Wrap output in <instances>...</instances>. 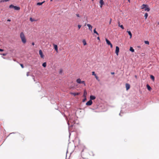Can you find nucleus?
Masks as SVG:
<instances>
[{
	"mask_svg": "<svg viewBox=\"0 0 159 159\" xmlns=\"http://www.w3.org/2000/svg\"><path fill=\"white\" fill-rule=\"evenodd\" d=\"M20 36L22 43L23 44H25L27 40L24 33L23 32H21L20 34Z\"/></svg>",
	"mask_w": 159,
	"mask_h": 159,
	"instance_id": "obj_1",
	"label": "nucleus"
},
{
	"mask_svg": "<svg viewBox=\"0 0 159 159\" xmlns=\"http://www.w3.org/2000/svg\"><path fill=\"white\" fill-rule=\"evenodd\" d=\"M76 82H77V83L78 84H83L84 85V86H86V84L85 81H81V79L80 78L77 79L76 80Z\"/></svg>",
	"mask_w": 159,
	"mask_h": 159,
	"instance_id": "obj_2",
	"label": "nucleus"
},
{
	"mask_svg": "<svg viewBox=\"0 0 159 159\" xmlns=\"http://www.w3.org/2000/svg\"><path fill=\"white\" fill-rule=\"evenodd\" d=\"M39 54L40 55L41 58H43L44 56L43 54V52L41 50H40L39 51Z\"/></svg>",
	"mask_w": 159,
	"mask_h": 159,
	"instance_id": "obj_3",
	"label": "nucleus"
},
{
	"mask_svg": "<svg viewBox=\"0 0 159 159\" xmlns=\"http://www.w3.org/2000/svg\"><path fill=\"white\" fill-rule=\"evenodd\" d=\"M70 94L72 95H73L74 97H75L76 96L79 95L80 94V93H75L70 92Z\"/></svg>",
	"mask_w": 159,
	"mask_h": 159,
	"instance_id": "obj_4",
	"label": "nucleus"
},
{
	"mask_svg": "<svg viewBox=\"0 0 159 159\" xmlns=\"http://www.w3.org/2000/svg\"><path fill=\"white\" fill-rule=\"evenodd\" d=\"M119 48L118 47L116 46V51H115V53L116 54L118 55V53L119 52Z\"/></svg>",
	"mask_w": 159,
	"mask_h": 159,
	"instance_id": "obj_5",
	"label": "nucleus"
},
{
	"mask_svg": "<svg viewBox=\"0 0 159 159\" xmlns=\"http://www.w3.org/2000/svg\"><path fill=\"white\" fill-rule=\"evenodd\" d=\"M92 101L90 100L86 103V105L87 106H90L92 104Z\"/></svg>",
	"mask_w": 159,
	"mask_h": 159,
	"instance_id": "obj_6",
	"label": "nucleus"
},
{
	"mask_svg": "<svg viewBox=\"0 0 159 159\" xmlns=\"http://www.w3.org/2000/svg\"><path fill=\"white\" fill-rule=\"evenodd\" d=\"M53 46L54 47V48L55 50L57 52H58V47L55 44H53Z\"/></svg>",
	"mask_w": 159,
	"mask_h": 159,
	"instance_id": "obj_7",
	"label": "nucleus"
},
{
	"mask_svg": "<svg viewBox=\"0 0 159 159\" xmlns=\"http://www.w3.org/2000/svg\"><path fill=\"white\" fill-rule=\"evenodd\" d=\"M99 2L100 4V7H102V6L104 4V2L103 1V0H100Z\"/></svg>",
	"mask_w": 159,
	"mask_h": 159,
	"instance_id": "obj_8",
	"label": "nucleus"
},
{
	"mask_svg": "<svg viewBox=\"0 0 159 159\" xmlns=\"http://www.w3.org/2000/svg\"><path fill=\"white\" fill-rule=\"evenodd\" d=\"M125 87L127 90H128L130 88V87L129 84H126Z\"/></svg>",
	"mask_w": 159,
	"mask_h": 159,
	"instance_id": "obj_9",
	"label": "nucleus"
},
{
	"mask_svg": "<svg viewBox=\"0 0 159 159\" xmlns=\"http://www.w3.org/2000/svg\"><path fill=\"white\" fill-rule=\"evenodd\" d=\"M87 95V92L86 91V90L85 89L84 90V94H83V96L84 98L86 97Z\"/></svg>",
	"mask_w": 159,
	"mask_h": 159,
	"instance_id": "obj_10",
	"label": "nucleus"
},
{
	"mask_svg": "<svg viewBox=\"0 0 159 159\" xmlns=\"http://www.w3.org/2000/svg\"><path fill=\"white\" fill-rule=\"evenodd\" d=\"M87 26L89 27V30H90L91 31H92V26L90 24H87Z\"/></svg>",
	"mask_w": 159,
	"mask_h": 159,
	"instance_id": "obj_11",
	"label": "nucleus"
},
{
	"mask_svg": "<svg viewBox=\"0 0 159 159\" xmlns=\"http://www.w3.org/2000/svg\"><path fill=\"white\" fill-rule=\"evenodd\" d=\"M90 100H92L95 99L96 98V97L95 96L93 95H91L90 96Z\"/></svg>",
	"mask_w": 159,
	"mask_h": 159,
	"instance_id": "obj_12",
	"label": "nucleus"
},
{
	"mask_svg": "<svg viewBox=\"0 0 159 159\" xmlns=\"http://www.w3.org/2000/svg\"><path fill=\"white\" fill-rule=\"evenodd\" d=\"M105 40H106V42L107 43V44L108 45H110L111 43V42L110 41H109L108 39H105Z\"/></svg>",
	"mask_w": 159,
	"mask_h": 159,
	"instance_id": "obj_13",
	"label": "nucleus"
},
{
	"mask_svg": "<svg viewBox=\"0 0 159 159\" xmlns=\"http://www.w3.org/2000/svg\"><path fill=\"white\" fill-rule=\"evenodd\" d=\"M146 7H147V5L143 4L142 5L141 8L142 9H143L145 8Z\"/></svg>",
	"mask_w": 159,
	"mask_h": 159,
	"instance_id": "obj_14",
	"label": "nucleus"
},
{
	"mask_svg": "<svg viewBox=\"0 0 159 159\" xmlns=\"http://www.w3.org/2000/svg\"><path fill=\"white\" fill-rule=\"evenodd\" d=\"M13 8H14L15 10H17L20 9V7H19L16 6H14Z\"/></svg>",
	"mask_w": 159,
	"mask_h": 159,
	"instance_id": "obj_15",
	"label": "nucleus"
},
{
	"mask_svg": "<svg viewBox=\"0 0 159 159\" xmlns=\"http://www.w3.org/2000/svg\"><path fill=\"white\" fill-rule=\"evenodd\" d=\"M145 10L146 11H149L150 10V9L149 7H148V6L147 5V7H146L145 8Z\"/></svg>",
	"mask_w": 159,
	"mask_h": 159,
	"instance_id": "obj_16",
	"label": "nucleus"
},
{
	"mask_svg": "<svg viewBox=\"0 0 159 159\" xmlns=\"http://www.w3.org/2000/svg\"><path fill=\"white\" fill-rule=\"evenodd\" d=\"M118 26H119L122 29H124V28L122 25H120L119 22L118 23Z\"/></svg>",
	"mask_w": 159,
	"mask_h": 159,
	"instance_id": "obj_17",
	"label": "nucleus"
},
{
	"mask_svg": "<svg viewBox=\"0 0 159 159\" xmlns=\"http://www.w3.org/2000/svg\"><path fill=\"white\" fill-rule=\"evenodd\" d=\"M127 32L128 33L129 35L130 36V38H131L132 36V34L130 31H127Z\"/></svg>",
	"mask_w": 159,
	"mask_h": 159,
	"instance_id": "obj_18",
	"label": "nucleus"
},
{
	"mask_svg": "<svg viewBox=\"0 0 159 159\" xmlns=\"http://www.w3.org/2000/svg\"><path fill=\"white\" fill-rule=\"evenodd\" d=\"M147 87L148 89L150 91L152 89H151V87H150V86L148 84H147Z\"/></svg>",
	"mask_w": 159,
	"mask_h": 159,
	"instance_id": "obj_19",
	"label": "nucleus"
},
{
	"mask_svg": "<svg viewBox=\"0 0 159 159\" xmlns=\"http://www.w3.org/2000/svg\"><path fill=\"white\" fill-rule=\"evenodd\" d=\"M129 50L133 52H134V49L132 47H130Z\"/></svg>",
	"mask_w": 159,
	"mask_h": 159,
	"instance_id": "obj_20",
	"label": "nucleus"
},
{
	"mask_svg": "<svg viewBox=\"0 0 159 159\" xmlns=\"http://www.w3.org/2000/svg\"><path fill=\"white\" fill-rule=\"evenodd\" d=\"M150 78L153 81H154L155 80L154 77L152 75H150Z\"/></svg>",
	"mask_w": 159,
	"mask_h": 159,
	"instance_id": "obj_21",
	"label": "nucleus"
},
{
	"mask_svg": "<svg viewBox=\"0 0 159 159\" xmlns=\"http://www.w3.org/2000/svg\"><path fill=\"white\" fill-rule=\"evenodd\" d=\"M44 2V1L43 2H38L37 3V5H42Z\"/></svg>",
	"mask_w": 159,
	"mask_h": 159,
	"instance_id": "obj_22",
	"label": "nucleus"
},
{
	"mask_svg": "<svg viewBox=\"0 0 159 159\" xmlns=\"http://www.w3.org/2000/svg\"><path fill=\"white\" fill-rule=\"evenodd\" d=\"M148 14L147 13H146L145 14V15H144V17H145V19H146L147 18V17L148 16Z\"/></svg>",
	"mask_w": 159,
	"mask_h": 159,
	"instance_id": "obj_23",
	"label": "nucleus"
},
{
	"mask_svg": "<svg viewBox=\"0 0 159 159\" xmlns=\"http://www.w3.org/2000/svg\"><path fill=\"white\" fill-rule=\"evenodd\" d=\"M83 44H84V45H85L87 44L86 42V41H85V40H83Z\"/></svg>",
	"mask_w": 159,
	"mask_h": 159,
	"instance_id": "obj_24",
	"label": "nucleus"
},
{
	"mask_svg": "<svg viewBox=\"0 0 159 159\" xmlns=\"http://www.w3.org/2000/svg\"><path fill=\"white\" fill-rule=\"evenodd\" d=\"M93 32L94 33H95V34H97L98 35L99 34H98V33L96 31V28H95L94 30H93Z\"/></svg>",
	"mask_w": 159,
	"mask_h": 159,
	"instance_id": "obj_25",
	"label": "nucleus"
},
{
	"mask_svg": "<svg viewBox=\"0 0 159 159\" xmlns=\"http://www.w3.org/2000/svg\"><path fill=\"white\" fill-rule=\"evenodd\" d=\"M42 66L44 67H46V63L45 62L43 63L42 64Z\"/></svg>",
	"mask_w": 159,
	"mask_h": 159,
	"instance_id": "obj_26",
	"label": "nucleus"
},
{
	"mask_svg": "<svg viewBox=\"0 0 159 159\" xmlns=\"http://www.w3.org/2000/svg\"><path fill=\"white\" fill-rule=\"evenodd\" d=\"M95 78H96V80L98 81H100V80L99 79L98 77L96 75L95 76Z\"/></svg>",
	"mask_w": 159,
	"mask_h": 159,
	"instance_id": "obj_27",
	"label": "nucleus"
},
{
	"mask_svg": "<svg viewBox=\"0 0 159 159\" xmlns=\"http://www.w3.org/2000/svg\"><path fill=\"white\" fill-rule=\"evenodd\" d=\"M14 6L13 5H11L9 6V7L10 8H14Z\"/></svg>",
	"mask_w": 159,
	"mask_h": 159,
	"instance_id": "obj_28",
	"label": "nucleus"
},
{
	"mask_svg": "<svg viewBox=\"0 0 159 159\" xmlns=\"http://www.w3.org/2000/svg\"><path fill=\"white\" fill-rule=\"evenodd\" d=\"M86 100V97L84 98L83 99L82 102H85Z\"/></svg>",
	"mask_w": 159,
	"mask_h": 159,
	"instance_id": "obj_29",
	"label": "nucleus"
},
{
	"mask_svg": "<svg viewBox=\"0 0 159 159\" xmlns=\"http://www.w3.org/2000/svg\"><path fill=\"white\" fill-rule=\"evenodd\" d=\"M144 42H145V43L146 44H149V42L148 41H145Z\"/></svg>",
	"mask_w": 159,
	"mask_h": 159,
	"instance_id": "obj_30",
	"label": "nucleus"
},
{
	"mask_svg": "<svg viewBox=\"0 0 159 159\" xmlns=\"http://www.w3.org/2000/svg\"><path fill=\"white\" fill-rule=\"evenodd\" d=\"M30 21L31 22H33L34 21V20L32 18H30Z\"/></svg>",
	"mask_w": 159,
	"mask_h": 159,
	"instance_id": "obj_31",
	"label": "nucleus"
},
{
	"mask_svg": "<svg viewBox=\"0 0 159 159\" xmlns=\"http://www.w3.org/2000/svg\"><path fill=\"white\" fill-rule=\"evenodd\" d=\"M7 54V53H3L1 54V55H3V56H6Z\"/></svg>",
	"mask_w": 159,
	"mask_h": 159,
	"instance_id": "obj_32",
	"label": "nucleus"
},
{
	"mask_svg": "<svg viewBox=\"0 0 159 159\" xmlns=\"http://www.w3.org/2000/svg\"><path fill=\"white\" fill-rule=\"evenodd\" d=\"M92 75L94 76L96 75V74H95V72L94 71H93L92 72Z\"/></svg>",
	"mask_w": 159,
	"mask_h": 159,
	"instance_id": "obj_33",
	"label": "nucleus"
},
{
	"mask_svg": "<svg viewBox=\"0 0 159 159\" xmlns=\"http://www.w3.org/2000/svg\"><path fill=\"white\" fill-rule=\"evenodd\" d=\"M79 29H80L81 27V25H79L78 26Z\"/></svg>",
	"mask_w": 159,
	"mask_h": 159,
	"instance_id": "obj_34",
	"label": "nucleus"
},
{
	"mask_svg": "<svg viewBox=\"0 0 159 159\" xmlns=\"http://www.w3.org/2000/svg\"><path fill=\"white\" fill-rule=\"evenodd\" d=\"M20 65L22 68H23L24 67L23 65L22 64H20Z\"/></svg>",
	"mask_w": 159,
	"mask_h": 159,
	"instance_id": "obj_35",
	"label": "nucleus"
},
{
	"mask_svg": "<svg viewBox=\"0 0 159 159\" xmlns=\"http://www.w3.org/2000/svg\"><path fill=\"white\" fill-rule=\"evenodd\" d=\"M29 73L30 72H27L26 73V75L27 76H28L29 75Z\"/></svg>",
	"mask_w": 159,
	"mask_h": 159,
	"instance_id": "obj_36",
	"label": "nucleus"
},
{
	"mask_svg": "<svg viewBox=\"0 0 159 159\" xmlns=\"http://www.w3.org/2000/svg\"><path fill=\"white\" fill-rule=\"evenodd\" d=\"M76 16L77 17H80V15H79V14H76Z\"/></svg>",
	"mask_w": 159,
	"mask_h": 159,
	"instance_id": "obj_37",
	"label": "nucleus"
},
{
	"mask_svg": "<svg viewBox=\"0 0 159 159\" xmlns=\"http://www.w3.org/2000/svg\"><path fill=\"white\" fill-rule=\"evenodd\" d=\"M109 45H110L111 48H113V46L111 43Z\"/></svg>",
	"mask_w": 159,
	"mask_h": 159,
	"instance_id": "obj_38",
	"label": "nucleus"
},
{
	"mask_svg": "<svg viewBox=\"0 0 159 159\" xmlns=\"http://www.w3.org/2000/svg\"><path fill=\"white\" fill-rule=\"evenodd\" d=\"M109 45H110L111 48H113V46L111 43Z\"/></svg>",
	"mask_w": 159,
	"mask_h": 159,
	"instance_id": "obj_39",
	"label": "nucleus"
},
{
	"mask_svg": "<svg viewBox=\"0 0 159 159\" xmlns=\"http://www.w3.org/2000/svg\"><path fill=\"white\" fill-rule=\"evenodd\" d=\"M111 19H110V22H109V24H111Z\"/></svg>",
	"mask_w": 159,
	"mask_h": 159,
	"instance_id": "obj_40",
	"label": "nucleus"
},
{
	"mask_svg": "<svg viewBox=\"0 0 159 159\" xmlns=\"http://www.w3.org/2000/svg\"><path fill=\"white\" fill-rule=\"evenodd\" d=\"M4 50L3 49H1L0 48V51L1 52H3Z\"/></svg>",
	"mask_w": 159,
	"mask_h": 159,
	"instance_id": "obj_41",
	"label": "nucleus"
},
{
	"mask_svg": "<svg viewBox=\"0 0 159 159\" xmlns=\"http://www.w3.org/2000/svg\"><path fill=\"white\" fill-rule=\"evenodd\" d=\"M32 44L33 45H34V42H33L32 43Z\"/></svg>",
	"mask_w": 159,
	"mask_h": 159,
	"instance_id": "obj_42",
	"label": "nucleus"
},
{
	"mask_svg": "<svg viewBox=\"0 0 159 159\" xmlns=\"http://www.w3.org/2000/svg\"><path fill=\"white\" fill-rule=\"evenodd\" d=\"M97 39L98 40H100V38H99V37H97Z\"/></svg>",
	"mask_w": 159,
	"mask_h": 159,
	"instance_id": "obj_43",
	"label": "nucleus"
},
{
	"mask_svg": "<svg viewBox=\"0 0 159 159\" xmlns=\"http://www.w3.org/2000/svg\"><path fill=\"white\" fill-rule=\"evenodd\" d=\"M111 74L112 75H113L115 74L114 72H111Z\"/></svg>",
	"mask_w": 159,
	"mask_h": 159,
	"instance_id": "obj_44",
	"label": "nucleus"
},
{
	"mask_svg": "<svg viewBox=\"0 0 159 159\" xmlns=\"http://www.w3.org/2000/svg\"><path fill=\"white\" fill-rule=\"evenodd\" d=\"M7 21H11V20H10V19H8V20H7Z\"/></svg>",
	"mask_w": 159,
	"mask_h": 159,
	"instance_id": "obj_45",
	"label": "nucleus"
},
{
	"mask_svg": "<svg viewBox=\"0 0 159 159\" xmlns=\"http://www.w3.org/2000/svg\"><path fill=\"white\" fill-rule=\"evenodd\" d=\"M135 78H137V75H135Z\"/></svg>",
	"mask_w": 159,
	"mask_h": 159,
	"instance_id": "obj_46",
	"label": "nucleus"
},
{
	"mask_svg": "<svg viewBox=\"0 0 159 159\" xmlns=\"http://www.w3.org/2000/svg\"><path fill=\"white\" fill-rule=\"evenodd\" d=\"M128 0V1L130 2V0Z\"/></svg>",
	"mask_w": 159,
	"mask_h": 159,
	"instance_id": "obj_47",
	"label": "nucleus"
},
{
	"mask_svg": "<svg viewBox=\"0 0 159 159\" xmlns=\"http://www.w3.org/2000/svg\"><path fill=\"white\" fill-rule=\"evenodd\" d=\"M158 24L159 25V22L158 23Z\"/></svg>",
	"mask_w": 159,
	"mask_h": 159,
	"instance_id": "obj_48",
	"label": "nucleus"
},
{
	"mask_svg": "<svg viewBox=\"0 0 159 159\" xmlns=\"http://www.w3.org/2000/svg\"><path fill=\"white\" fill-rule=\"evenodd\" d=\"M51 1H52V0H50Z\"/></svg>",
	"mask_w": 159,
	"mask_h": 159,
	"instance_id": "obj_49",
	"label": "nucleus"
},
{
	"mask_svg": "<svg viewBox=\"0 0 159 159\" xmlns=\"http://www.w3.org/2000/svg\"><path fill=\"white\" fill-rule=\"evenodd\" d=\"M93 1V0H92Z\"/></svg>",
	"mask_w": 159,
	"mask_h": 159,
	"instance_id": "obj_50",
	"label": "nucleus"
},
{
	"mask_svg": "<svg viewBox=\"0 0 159 159\" xmlns=\"http://www.w3.org/2000/svg\"><path fill=\"white\" fill-rule=\"evenodd\" d=\"M80 1H81V0H80Z\"/></svg>",
	"mask_w": 159,
	"mask_h": 159,
	"instance_id": "obj_51",
	"label": "nucleus"
}]
</instances>
